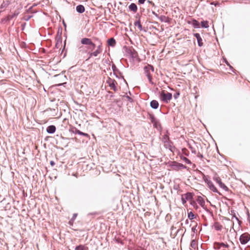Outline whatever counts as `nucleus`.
Returning a JSON list of instances; mask_svg holds the SVG:
<instances>
[{
	"instance_id": "obj_9",
	"label": "nucleus",
	"mask_w": 250,
	"mask_h": 250,
	"mask_svg": "<svg viewBox=\"0 0 250 250\" xmlns=\"http://www.w3.org/2000/svg\"><path fill=\"white\" fill-rule=\"evenodd\" d=\"M10 4L9 0H3L0 6V14L4 11L6 7Z\"/></svg>"
},
{
	"instance_id": "obj_15",
	"label": "nucleus",
	"mask_w": 250,
	"mask_h": 250,
	"mask_svg": "<svg viewBox=\"0 0 250 250\" xmlns=\"http://www.w3.org/2000/svg\"><path fill=\"white\" fill-rule=\"evenodd\" d=\"M76 11L79 13H83L85 11V8L83 5L79 4L76 6Z\"/></svg>"
},
{
	"instance_id": "obj_43",
	"label": "nucleus",
	"mask_w": 250,
	"mask_h": 250,
	"mask_svg": "<svg viewBox=\"0 0 250 250\" xmlns=\"http://www.w3.org/2000/svg\"><path fill=\"white\" fill-rule=\"evenodd\" d=\"M197 156L199 158H202L203 157V156L202 154H201L200 153H198V154H197Z\"/></svg>"
},
{
	"instance_id": "obj_38",
	"label": "nucleus",
	"mask_w": 250,
	"mask_h": 250,
	"mask_svg": "<svg viewBox=\"0 0 250 250\" xmlns=\"http://www.w3.org/2000/svg\"><path fill=\"white\" fill-rule=\"evenodd\" d=\"M217 245H222L221 247H225V248H228L229 245L227 244H225L224 243H221V244H217Z\"/></svg>"
},
{
	"instance_id": "obj_22",
	"label": "nucleus",
	"mask_w": 250,
	"mask_h": 250,
	"mask_svg": "<svg viewBox=\"0 0 250 250\" xmlns=\"http://www.w3.org/2000/svg\"><path fill=\"white\" fill-rule=\"evenodd\" d=\"M200 173L203 176V179L205 182L208 185V182H211L210 180L208 179V176H206L202 172L200 171Z\"/></svg>"
},
{
	"instance_id": "obj_32",
	"label": "nucleus",
	"mask_w": 250,
	"mask_h": 250,
	"mask_svg": "<svg viewBox=\"0 0 250 250\" xmlns=\"http://www.w3.org/2000/svg\"><path fill=\"white\" fill-rule=\"evenodd\" d=\"M188 218L190 220H192L195 218V215L191 211L188 213Z\"/></svg>"
},
{
	"instance_id": "obj_3",
	"label": "nucleus",
	"mask_w": 250,
	"mask_h": 250,
	"mask_svg": "<svg viewBox=\"0 0 250 250\" xmlns=\"http://www.w3.org/2000/svg\"><path fill=\"white\" fill-rule=\"evenodd\" d=\"M106 83L110 87L111 89L114 90L115 92H116L118 90L117 87V83L114 79L108 77L106 80Z\"/></svg>"
},
{
	"instance_id": "obj_11",
	"label": "nucleus",
	"mask_w": 250,
	"mask_h": 250,
	"mask_svg": "<svg viewBox=\"0 0 250 250\" xmlns=\"http://www.w3.org/2000/svg\"><path fill=\"white\" fill-rule=\"evenodd\" d=\"M81 42L82 44L83 45H90V44H92V43L93 42L91 41V39L87 38H84L82 39L81 40Z\"/></svg>"
},
{
	"instance_id": "obj_23",
	"label": "nucleus",
	"mask_w": 250,
	"mask_h": 250,
	"mask_svg": "<svg viewBox=\"0 0 250 250\" xmlns=\"http://www.w3.org/2000/svg\"><path fill=\"white\" fill-rule=\"evenodd\" d=\"M96 47V44L92 42V44H90V45H88L87 47H86V48L88 50H89L90 51L92 52Z\"/></svg>"
},
{
	"instance_id": "obj_10",
	"label": "nucleus",
	"mask_w": 250,
	"mask_h": 250,
	"mask_svg": "<svg viewBox=\"0 0 250 250\" xmlns=\"http://www.w3.org/2000/svg\"><path fill=\"white\" fill-rule=\"evenodd\" d=\"M208 186L211 191H212L214 192L217 193L219 195H221L220 192L218 190L217 188L214 186V185H213V183L211 181L208 182Z\"/></svg>"
},
{
	"instance_id": "obj_46",
	"label": "nucleus",
	"mask_w": 250,
	"mask_h": 250,
	"mask_svg": "<svg viewBox=\"0 0 250 250\" xmlns=\"http://www.w3.org/2000/svg\"><path fill=\"white\" fill-rule=\"evenodd\" d=\"M77 216V214L76 213H74L73 214V217H72V219H75Z\"/></svg>"
},
{
	"instance_id": "obj_2",
	"label": "nucleus",
	"mask_w": 250,
	"mask_h": 250,
	"mask_svg": "<svg viewBox=\"0 0 250 250\" xmlns=\"http://www.w3.org/2000/svg\"><path fill=\"white\" fill-rule=\"evenodd\" d=\"M150 120L151 122L153 124L154 127H155L158 130H161V125L158 119L156 118L153 115H150Z\"/></svg>"
},
{
	"instance_id": "obj_27",
	"label": "nucleus",
	"mask_w": 250,
	"mask_h": 250,
	"mask_svg": "<svg viewBox=\"0 0 250 250\" xmlns=\"http://www.w3.org/2000/svg\"><path fill=\"white\" fill-rule=\"evenodd\" d=\"M201 26L203 28H207L208 27V21H201Z\"/></svg>"
},
{
	"instance_id": "obj_36",
	"label": "nucleus",
	"mask_w": 250,
	"mask_h": 250,
	"mask_svg": "<svg viewBox=\"0 0 250 250\" xmlns=\"http://www.w3.org/2000/svg\"><path fill=\"white\" fill-rule=\"evenodd\" d=\"M197 226V224L196 223V225L194 226H193L191 229L192 231L194 233L196 232L197 231V230L196 229Z\"/></svg>"
},
{
	"instance_id": "obj_24",
	"label": "nucleus",
	"mask_w": 250,
	"mask_h": 250,
	"mask_svg": "<svg viewBox=\"0 0 250 250\" xmlns=\"http://www.w3.org/2000/svg\"><path fill=\"white\" fill-rule=\"evenodd\" d=\"M112 69L113 71V74L116 76V77H118V76L117 75L116 73H117V72H118L119 70L117 69V68L116 67V66L115 65V64H112Z\"/></svg>"
},
{
	"instance_id": "obj_20",
	"label": "nucleus",
	"mask_w": 250,
	"mask_h": 250,
	"mask_svg": "<svg viewBox=\"0 0 250 250\" xmlns=\"http://www.w3.org/2000/svg\"><path fill=\"white\" fill-rule=\"evenodd\" d=\"M107 43L109 46H114L116 44V41L114 38H112L108 40Z\"/></svg>"
},
{
	"instance_id": "obj_49",
	"label": "nucleus",
	"mask_w": 250,
	"mask_h": 250,
	"mask_svg": "<svg viewBox=\"0 0 250 250\" xmlns=\"http://www.w3.org/2000/svg\"><path fill=\"white\" fill-rule=\"evenodd\" d=\"M108 93L112 94V93L111 92H110V91H109ZM113 97V94L111 95V97Z\"/></svg>"
},
{
	"instance_id": "obj_7",
	"label": "nucleus",
	"mask_w": 250,
	"mask_h": 250,
	"mask_svg": "<svg viewBox=\"0 0 250 250\" xmlns=\"http://www.w3.org/2000/svg\"><path fill=\"white\" fill-rule=\"evenodd\" d=\"M193 197L192 194L191 192H187L182 195V202L183 205L187 203V200L191 199Z\"/></svg>"
},
{
	"instance_id": "obj_6",
	"label": "nucleus",
	"mask_w": 250,
	"mask_h": 250,
	"mask_svg": "<svg viewBox=\"0 0 250 250\" xmlns=\"http://www.w3.org/2000/svg\"><path fill=\"white\" fill-rule=\"evenodd\" d=\"M250 240V235L248 233H244L241 235L239 240L242 245L246 244Z\"/></svg>"
},
{
	"instance_id": "obj_37",
	"label": "nucleus",
	"mask_w": 250,
	"mask_h": 250,
	"mask_svg": "<svg viewBox=\"0 0 250 250\" xmlns=\"http://www.w3.org/2000/svg\"><path fill=\"white\" fill-rule=\"evenodd\" d=\"M179 95H180V92H179V91H178V92H176V93L174 94L173 96H174V98L175 99H177V98H178V97L179 96Z\"/></svg>"
},
{
	"instance_id": "obj_12",
	"label": "nucleus",
	"mask_w": 250,
	"mask_h": 250,
	"mask_svg": "<svg viewBox=\"0 0 250 250\" xmlns=\"http://www.w3.org/2000/svg\"><path fill=\"white\" fill-rule=\"evenodd\" d=\"M194 36L197 39L198 44L199 46L201 47L203 45L202 42V39L199 33H196L194 34Z\"/></svg>"
},
{
	"instance_id": "obj_33",
	"label": "nucleus",
	"mask_w": 250,
	"mask_h": 250,
	"mask_svg": "<svg viewBox=\"0 0 250 250\" xmlns=\"http://www.w3.org/2000/svg\"><path fill=\"white\" fill-rule=\"evenodd\" d=\"M217 244H221V243H219V242H215L214 243V248L216 250H218L219 249L222 245H217Z\"/></svg>"
},
{
	"instance_id": "obj_28",
	"label": "nucleus",
	"mask_w": 250,
	"mask_h": 250,
	"mask_svg": "<svg viewBox=\"0 0 250 250\" xmlns=\"http://www.w3.org/2000/svg\"><path fill=\"white\" fill-rule=\"evenodd\" d=\"M213 179L214 181H215L217 183H218L219 184V185H220V184L221 183H222L220 178L218 176H214L213 178Z\"/></svg>"
},
{
	"instance_id": "obj_25",
	"label": "nucleus",
	"mask_w": 250,
	"mask_h": 250,
	"mask_svg": "<svg viewBox=\"0 0 250 250\" xmlns=\"http://www.w3.org/2000/svg\"><path fill=\"white\" fill-rule=\"evenodd\" d=\"M198 202L202 207H204L205 206V201L202 197H200L198 198Z\"/></svg>"
},
{
	"instance_id": "obj_21",
	"label": "nucleus",
	"mask_w": 250,
	"mask_h": 250,
	"mask_svg": "<svg viewBox=\"0 0 250 250\" xmlns=\"http://www.w3.org/2000/svg\"><path fill=\"white\" fill-rule=\"evenodd\" d=\"M134 25L135 26H137L140 31H142L143 30V27L142 24H141L140 18L138 21H136L134 22Z\"/></svg>"
},
{
	"instance_id": "obj_51",
	"label": "nucleus",
	"mask_w": 250,
	"mask_h": 250,
	"mask_svg": "<svg viewBox=\"0 0 250 250\" xmlns=\"http://www.w3.org/2000/svg\"><path fill=\"white\" fill-rule=\"evenodd\" d=\"M235 217V218L236 219V220H238V218L236 217V216H234Z\"/></svg>"
},
{
	"instance_id": "obj_30",
	"label": "nucleus",
	"mask_w": 250,
	"mask_h": 250,
	"mask_svg": "<svg viewBox=\"0 0 250 250\" xmlns=\"http://www.w3.org/2000/svg\"><path fill=\"white\" fill-rule=\"evenodd\" d=\"M196 242L195 240H192L190 243V247L193 249H195L196 247Z\"/></svg>"
},
{
	"instance_id": "obj_14",
	"label": "nucleus",
	"mask_w": 250,
	"mask_h": 250,
	"mask_svg": "<svg viewBox=\"0 0 250 250\" xmlns=\"http://www.w3.org/2000/svg\"><path fill=\"white\" fill-rule=\"evenodd\" d=\"M159 103L156 100H152L150 103V105L153 109H157L159 107Z\"/></svg>"
},
{
	"instance_id": "obj_48",
	"label": "nucleus",
	"mask_w": 250,
	"mask_h": 250,
	"mask_svg": "<svg viewBox=\"0 0 250 250\" xmlns=\"http://www.w3.org/2000/svg\"><path fill=\"white\" fill-rule=\"evenodd\" d=\"M147 1H148L149 3H151V4H152L153 5H154V3L153 2L150 1H149V0H148Z\"/></svg>"
},
{
	"instance_id": "obj_31",
	"label": "nucleus",
	"mask_w": 250,
	"mask_h": 250,
	"mask_svg": "<svg viewBox=\"0 0 250 250\" xmlns=\"http://www.w3.org/2000/svg\"><path fill=\"white\" fill-rule=\"evenodd\" d=\"M161 21H164L165 22H167L168 21V18L165 16H161L160 18Z\"/></svg>"
},
{
	"instance_id": "obj_29",
	"label": "nucleus",
	"mask_w": 250,
	"mask_h": 250,
	"mask_svg": "<svg viewBox=\"0 0 250 250\" xmlns=\"http://www.w3.org/2000/svg\"><path fill=\"white\" fill-rule=\"evenodd\" d=\"M219 186L221 188H223L226 191L229 190V188L223 183H221L219 185Z\"/></svg>"
},
{
	"instance_id": "obj_47",
	"label": "nucleus",
	"mask_w": 250,
	"mask_h": 250,
	"mask_svg": "<svg viewBox=\"0 0 250 250\" xmlns=\"http://www.w3.org/2000/svg\"><path fill=\"white\" fill-rule=\"evenodd\" d=\"M215 229H217V230H220V229H221V227H219V226H218V227H216H216H215Z\"/></svg>"
},
{
	"instance_id": "obj_18",
	"label": "nucleus",
	"mask_w": 250,
	"mask_h": 250,
	"mask_svg": "<svg viewBox=\"0 0 250 250\" xmlns=\"http://www.w3.org/2000/svg\"><path fill=\"white\" fill-rule=\"evenodd\" d=\"M19 14V12L15 11L13 14L12 15H8L7 17V21H10L12 19H13L14 18L18 16Z\"/></svg>"
},
{
	"instance_id": "obj_13",
	"label": "nucleus",
	"mask_w": 250,
	"mask_h": 250,
	"mask_svg": "<svg viewBox=\"0 0 250 250\" xmlns=\"http://www.w3.org/2000/svg\"><path fill=\"white\" fill-rule=\"evenodd\" d=\"M56 130V126L54 125H50L48 126L46 128V131L48 133L53 134Z\"/></svg>"
},
{
	"instance_id": "obj_5",
	"label": "nucleus",
	"mask_w": 250,
	"mask_h": 250,
	"mask_svg": "<svg viewBox=\"0 0 250 250\" xmlns=\"http://www.w3.org/2000/svg\"><path fill=\"white\" fill-rule=\"evenodd\" d=\"M149 69H151L152 71H154V67L153 66L151 65H147V66H145L144 67V70L145 73L146 74V76L147 77L148 81L151 84L153 83V82L152 81V76L151 74H150L149 70Z\"/></svg>"
},
{
	"instance_id": "obj_26",
	"label": "nucleus",
	"mask_w": 250,
	"mask_h": 250,
	"mask_svg": "<svg viewBox=\"0 0 250 250\" xmlns=\"http://www.w3.org/2000/svg\"><path fill=\"white\" fill-rule=\"evenodd\" d=\"M192 25L195 28H199V22L196 20H193L192 21Z\"/></svg>"
},
{
	"instance_id": "obj_50",
	"label": "nucleus",
	"mask_w": 250,
	"mask_h": 250,
	"mask_svg": "<svg viewBox=\"0 0 250 250\" xmlns=\"http://www.w3.org/2000/svg\"><path fill=\"white\" fill-rule=\"evenodd\" d=\"M188 220H186V223H188Z\"/></svg>"
},
{
	"instance_id": "obj_45",
	"label": "nucleus",
	"mask_w": 250,
	"mask_h": 250,
	"mask_svg": "<svg viewBox=\"0 0 250 250\" xmlns=\"http://www.w3.org/2000/svg\"><path fill=\"white\" fill-rule=\"evenodd\" d=\"M50 164L52 167L54 166L55 164V162L53 161H50Z\"/></svg>"
},
{
	"instance_id": "obj_40",
	"label": "nucleus",
	"mask_w": 250,
	"mask_h": 250,
	"mask_svg": "<svg viewBox=\"0 0 250 250\" xmlns=\"http://www.w3.org/2000/svg\"><path fill=\"white\" fill-rule=\"evenodd\" d=\"M81 133H82V131H81L80 130H79L78 129H75V134H79L81 135Z\"/></svg>"
},
{
	"instance_id": "obj_39",
	"label": "nucleus",
	"mask_w": 250,
	"mask_h": 250,
	"mask_svg": "<svg viewBox=\"0 0 250 250\" xmlns=\"http://www.w3.org/2000/svg\"><path fill=\"white\" fill-rule=\"evenodd\" d=\"M189 148L190 149V150H191L192 153H194V154H196V150L195 149V148H194L193 147H192V146H189Z\"/></svg>"
},
{
	"instance_id": "obj_1",
	"label": "nucleus",
	"mask_w": 250,
	"mask_h": 250,
	"mask_svg": "<svg viewBox=\"0 0 250 250\" xmlns=\"http://www.w3.org/2000/svg\"><path fill=\"white\" fill-rule=\"evenodd\" d=\"M160 97L162 101L167 103L171 100L172 95L170 93L166 92L165 90H162L160 94Z\"/></svg>"
},
{
	"instance_id": "obj_17",
	"label": "nucleus",
	"mask_w": 250,
	"mask_h": 250,
	"mask_svg": "<svg viewBox=\"0 0 250 250\" xmlns=\"http://www.w3.org/2000/svg\"><path fill=\"white\" fill-rule=\"evenodd\" d=\"M128 8L130 11H132L133 12H136L137 10V6L136 4L134 3H131L129 5Z\"/></svg>"
},
{
	"instance_id": "obj_44",
	"label": "nucleus",
	"mask_w": 250,
	"mask_h": 250,
	"mask_svg": "<svg viewBox=\"0 0 250 250\" xmlns=\"http://www.w3.org/2000/svg\"><path fill=\"white\" fill-rule=\"evenodd\" d=\"M81 135H82L83 136H87L88 134L87 133H83V132H82Z\"/></svg>"
},
{
	"instance_id": "obj_42",
	"label": "nucleus",
	"mask_w": 250,
	"mask_h": 250,
	"mask_svg": "<svg viewBox=\"0 0 250 250\" xmlns=\"http://www.w3.org/2000/svg\"><path fill=\"white\" fill-rule=\"evenodd\" d=\"M146 0H138V2L140 4H143L144 3L145 1H146Z\"/></svg>"
},
{
	"instance_id": "obj_8",
	"label": "nucleus",
	"mask_w": 250,
	"mask_h": 250,
	"mask_svg": "<svg viewBox=\"0 0 250 250\" xmlns=\"http://www.w3.org/2000/svg\"><path fill=\"white\" fill-rule=\"evenodd\" d=\"M164 146L166 148H168L171 151H172V148H173V143L170 141L169 138H167V140H164Z\"/></svg>"
},
{
	"instance_id": "obj_16",
	"label": "nucleus",
	"mask_w": 250,
	"mask_h": 250,
	"mask_svg": "<svg viewBox=\"0 0 250 250\" xmlns=\"http://www.w3.org/2000/svg\"><path fill=\"white\" fill-rule=\"evenodd\" d=\"M130 56L133 59H137L138 57V53L134 49H131L129 52Z\"/></svg>"
},
{
	"instance_id": "obj_35",
	"label": "nucleus",
	"mask_w": 250,
	"mask_h": 250,
	"mask_svg": "<svg viewBox=\"0 0 250 250\" xmlns=\"http://www.w3.org/2000/svg\"><path fill=\"white\" fill-rule=\"evenodd\" d=\"M124 97H126V99H127V101L128 102H129L130 103H132L133 102V100L132 98H131L130 97H129L128 95H127V94L125 96H124Z\"/></svg>"
},
{
	"instance_id": "obj_34",
	"label": "nucleus",
	"mask_w": 250,
	"mask_h": 250,
	"mask_svg": "<svg viewBox=\"0 0 250 250\" xmlns=\"http://www.w3.org/2000/svg\"><path fill=\"white\" fill-rule=\"evenodd\" d=\"M182 160L184 162H185L187 164H191V161L187 157H183V158H182Z\"/></svg>"
},
{
	"instance_id": "obj_4",
	"label": "nucleus",
	"mask_w": 250,
	"mask_h": 250,
	"mask_svg": "<svg viewBox=\"0 0 250 250\" xmlns=\"http://www.w3.org/2000/svg\"><path fill=\"white\" fill-rule=\"evenodd\" d=\"M102 43L100 42V44L97 47L96 50L94 52H88V54L89 56L88 59L86 60L89 59L92 56L97 57L99 54L101 53L102 52Z\"/></svg>"
},
{
	"instance_id": "obj_19",
	"label": "nucleus",
	"mask_w": 250,
	"mask_h": 250,
	"mask_svg": "<svg viewBox=\"0 0 250 250\" xmlns=\"http://www.w3.org/2000/svg\"><path fill=\"white\" fill-rule=\"evenodd\" d=\"M88 247L83 245H80L75 248V250H88Z\"/></svg>"
},
{
	"instance_id": "obj_41",
	"label": "nucleus",
	"mask_w": 250,
	"mask_h": 250,
	"mask_svg": "<svg viewBox=\"0 0 250 250\" xmlns=\"http://www.w3.org/2000/svg\"><path fill=\"white\" fill-rule=\"evenodd\" d=\"M167 138H169L167 135H165L163 136V141L164 142V140H167Z\"/></svg>"
}]
</instances>
